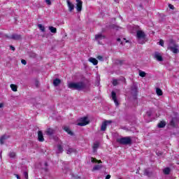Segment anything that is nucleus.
<instances>
[{"label":"nucleus","mask_w":179,"mask_h":179,"mask_svg":"<svg viewBox=\"0 0 179 179\" xmlns=\"http://www.w3.org/2000/svg\"><path fill=\"white\" fill-rule=\"evenodd\" d=\"M9 157H10V159H15V157H16V152H10Z\"/></svg>","instance_id":"7c9ffc66"},{"label":"nucleus","mask_w":179,"mask_h":179,"mask_svg":"<svg viewBox=\"0 0 179 179\" xmlns=\"http://www.w3.org/2000/svg\"><path fill=\"white\" fill-rule=\"evenodd\" d=\"M169 45H176V41L173 38L169 39Z\"/></svg>","instance_id":"2f4dec72"},{"label":"nucleus","mask_w":179,"mask_h":179,"mask_svg":"<svg viewBox=\"0 0 179 179\" xmlns=\"http://www.w3.org/2000/svg\"><path fill=\"white\" fill-rule=\"evenodd\" d=\"M91 162L92 163H97V159L94 157H91Z\"/></svg>","instance_id":"4c0bfd02"},{"label":"nucleus","mask_w":179,"mask_h":179,"mask_svg":"<svg viewBox=\"0 0 179 179\" xmlns=\"http://www.w3.org/2000/svg\"><path fill=\"white\" fill-rule=\"evenodd\" d=\"M3 107V103H0V108H2Z\"/></svg>","instance_id":"8fccbe9b"},{"label":"nucleus","mask_w":179,"mask_h":179,"mask_svg":"<svg viewBox=\"0 0 179 179\" xmlns=\"http://www.w3.org/2000/svg\"><path fill=\"white\" fill-rule=\"evenodd\" d=\"M139 73V76H141V78H145V76H146V73L145 71H138Z\"/></svg>","instance_id":"cd10ccee"},{"label":"nucleus","mask_w":179,"mask_h":179,"mask_svg":"<svg viewBox=\"0 0 179 179\" xmlns=\"http://www.w3.org/2000/svg\"><path fill=\"white\" fill-rule=\"evenodd\" d=\"M120 145H132V138L130 136L122 137L117 139Z\"/></svg>","instance_id":"f03ea898"},{"label":"nucleus","mask_w":179,"mask_h":179,"mask_svg":"<svg viewBox=\"0 0 179 179\" xmlns=\"http://www.w3.org/2000/svg\"><path fill=\"white\" fill-rule=\"evenodd\" d=\"M75 152H76V150L73 148H69L67 150V155H71V153H75Z\"/></svg>","instance_id":"bb28decb"},{"label":"nucleus","mask_w":179,"mask_h":179,"mask_svg":"<svg viewBox=\"0 0 179 179\" xmlns=\"http://www.w3.org/2000/svg\"><path fill=\"white\" fill-rule=\"evenodd\" d=\"M24 177L26 179H29V173H27V171L24 172Z\"/></svg>","instance_id":"e433bc0d"},{"label":"nucleus","mask_w":179,"mask_h":179,"mask_svg":"<svg viewBox=\"0 0 179 179\" xmlns=\"http://www.w3.org/2000/svg\"><path fill=\"white\" fill-rule=\"evenodd\" d=\"M136 36H137V38H138V40H141V38H145V32H143L142 31H138Z\"/></svg>","instance_id":"ddd939ff"},{"label":"nucleus","mask_w":179,"mask_h":179,"mask_svg":"<svg viewBox=\"0 0 179 179\" xmlns=\"http://www.w3.org/2000/svg\"><path fill=\"white\" fill-rule=\"evenodd\" d=\"M101 169H103V165H101V164H96V165H95L93 167L92 171H96L97 170H101Z\"/></svg>","instance_id":"a211bd4d"},{"label":"nucleus","mask_w":179,"mask_h":179,"mask_svg":"<svg viewBox=\"0 0 179 179\" xmlns=\"http://www.w3.org/2000/svg\"><path fill=\"white\" fill-rule=\"evenodd\" d=\"M96 58H97V59H99L100 61L103 60V56H101V55L97 56Z\"/></svg>","instance_id":"c03bdc74"},{"label":"nucleus","mask_w":179,"mask_h":179,"mask_svg":"<svg viewBox=\"0 0 179 179\" xmlns=\"http://www.w3.org/2000/svg\"><path fill=\"white\" fill-rule=\"evenodd\" d=\"M21 63L22 64V65H26L27 64V62H26V60L24 59H22Z\"/></svg>","instance_id":"79ce46f5"},{"label":"nucleus","mask_w":179,"mask_h":179,"mask_svg":"<svg viewBox=\"0 0 179 179\" xmlns=\"http://www.w3.org/2000/svg\"><path fill=\"white\" fill-rule=\"evenodd\" d=\"M163 171H164V173H165L166 176H169V174H170L171 169L170 168L167 167L164 169Z\"/></svg>","instance_id":"a878e982"},{"label":"nucleus","mask_w":179,"mask_h":179,"mask_svg":"<svg viewBox=\"0 0 179 179\" xmlns=\"http://www.w3.org/2000/svg\"><path fill=\"white\" fill-rule=\"evenodd\" d=\"M169 9L174 10V6H173V4H169Z\"/></svg>","instance_id":"37998d69"},{"label":"nucleus","mask_w":179,"mask_h":179,"mask_svg":"<svg viewBox=\"0 0 179 179\" xmlns=\"http://www.w3.org/2000/svg\"><path fill=\"white\" fill-rule=\"evenodd\" d=\"M49 30H50L51 33H57V28L54 27H49Z\"/></svg>","instance_id":"c756f323"},{"label":"nucleus","mask_w":179,"mask_h":179,"mask_svg":"<svg viewBox=\"0 0 179 179\" xmlns=\"http://www.w3.org/2000/svg\"><path fill=\"white\" fill-rule=\"evenodd\" d=\"M57 149L60 153H62L64 152V148H62V145H58Z\"/></svg>","instance_id":"473e14b6"},{"label":"nucleus","mask_w":179,"mask_h":179,"mask_svg":"<svg viewBox=\"0 0 179 179\" xmlns=\"http://www.w3.org/2000/svg\"><path fill=\"white\" fill-rule=\"evenodd\" d=\"M131 92L134 93V97L136 100L138 99V87L136 86L132 87Z\"/></svg>","instance_id":"f8f14e48"},{"label":"nucleus","mask_w":179,"mask_h":179,"mask_svg":"<svg viewBox=\"0 0 179 179\" xmlns=\"http://www.w3.org/2000/svg\"><path fill=\"white\" fill-rule=\"evenodd\" d=\"M117 43H120L122 45L124 44V43L129 42V41H127V38H123V41H121V38H117Z\"/></svg>","instance_id":"b1692460"},{"label":"nucleus","mask_w":179,"mask_h":179,"mask_svg":"<svg viewBox=\"0 0 179 179\" xmlns=\"http://www.w3.org/2000/svg\"><path fill=\"white\" fill-rule=\"evenodd\" d=\"M168 50H170L173 54H178L179 50L177 48V46H169L168 47Z\"/></svg>","instance_id":"4468645a"},{"label":"nucleus","mask_w":179,"mask_h":179,"mask_svg":"<svg viewBox=\"0 0 179 179\" xmlns=\"http://www.w3.org/2000/svg\"><path fill=\"white\" fill-rule=\"evenodd\" d=\"M111 178V175H107L106 176V179H110Z\"/></svg>","instance_id":"a18cd8bd"},{"label":"nucleus","mask_w":179,"mask_h":179,"mask_svg":"<svg viewBox=\"0 0 179 179\" xmlns=\"http://www.w3.org/2000/svg\"><path fill=\"white\" fill-rule=\"evenodd\" d=\"M64 130L69 134L71 135V136H73V132L69 129V127H64Z\"/></svg>","instance_id":"6ab92c4d"},{"label":"nucleus","mask_w":179,"mask_h":179,"mask_svg":"<svg viewBox=\"0 0 179 179\" xmlns=\"http://www.w3.org/2000/svg\"><path fill=\"white\" fill-rule=\"evenodd\" d=\"M5 37H6V38H9L11 40H22V36L16 34H13L10 36L5 35Z\"/></svg>","instance_id":"20e7f679"},{"label":"nucleus","mask_w":179,"mask_h":179,"mask_svg":"<svg viewBox=\"0 0 179 179\" xmlns=\"http://www.w3.org/2000/svg\"><path fill=\"white\" fill-rule=\"evenodd\" d=\"M61 83V80L59 78H55L53 80L54 86L57 87Z\"/></svg>","instance_id":"aec40b11"},{"label":"nucleus","mask_w":179,"mask_h":179,"mask_svg":"<svg viewBox=\"0 0 179 179\" xmlns=\"http://www.w3.org/2000/svg\"><path fill=\"white\" fill-rule=\"evenodd\" d=\"M106 38V36L103 35L102 34H98L95 35V40L99 41V40H103Z\"/></svg>","instance_id":"dca6fc26"},{"label":"nucleus","mask_w":179,"mask_h":179,"mask_svg":"<svg viewBox=\"0 0 179 179\" xmlns=\"http://www.w3.org/2000/svg\"><path fill=\"white\" fill-rule=\"evenodd\" d=\"M15 176L17 177V179H20V176L19 175L16 174Z\"/></svg>","instance_id":"09e8293b"},{"label":"nucleus","mask_w":179,"mask_h":179,"mask_svg":"<svg viewBox=\"0 0 179 179\" xmlns=\"http://www.w3.org/2000/svg\"><path fill=\"white\" fill-rule=\"evenodd\" d=\"M0 37H1V33H0Z\"/></svg>","instance_id":"603ef678"},{"label":"nucleus","mask_w":179,"mask_h":179,"mask_svg":"<svg viewBox=\"0 0 179 179\" xmlns=\"http://www.w3.org/2000/svg\"><path fill=\"white\" fill-rule=\"evenodd\" d=\"M156 93H157V96H163V91H162V89H160V88L156 89Z\"/></svg>","instance_id":"5701e85b"},{"label":"nucleus","mask_w":179,"mask_h":179,"mask_svg":"<svg viewBox=\"0 0 179 179\" xmlns=\"http://www.w3.org/2000/svg\"><path fill=\"white\" fill-rule=\"evenodd\" d=\"M99 148H100V142L96 141L92 146L93 153H96V152H97V149H99Z\"/></svg>","instance_id":"9b49d317"},{"label":"nucleus","mask_w":179,"mask_h":179,"mask_svg":"<svg viewBox=\"0 0 179 179\" xmlns=\"http://www.w3.org/2000/svg\"><path fill=\"white\" fill-rule=\"evenodd\" d=\"M36 87H38V81L36 82Z\"/></svg>","instance_id":"de8ad7c7"},{"label":"nucleus","mask_w":179,"mask_h":179,"mask_svg":"<svg viewBox=\"0 0 179 179\" xmlns=\"http://www.w3.org/2000/svg\"><path fill=\"white\" fill-rule=\"evenodd\" d=\"M89 62L93 64V65H97L99 64V61L94 57H90Z\"/></svg>","instance_id":"f3484780"},{"label":"nucleus","mask_w":179,"mask_h":179,"mask_svg":"<svg viewBox=\"0 0 179 179\" xmlns=\"http://www.w3.org/2000/svg\"><path fill=\"white\" fill-rule=\"evenodd\" d=\"M45 134H46V135L48 136H52V135L55 134V130L52 128H48L45 131Z\"/></svg>","instance_id":"1a4fd4ad"},{"label":"nucleus","mask_w":179,"mask_h":179,"mask_svg":"<svg viewBox=\"0 0 179 179\" xmlns=\"http://www.w3.org/2000/svg\"><path fill=\"white\" fill-rule=\"evenodd\" d=\"M112 84L113 86H117L118 85V80L117 79L113 80Z\"/></svg>","instance_id":"f704fd0d"},{"label":"nucleus","mask_w":179,"mask_h":179,"mask_svg":"<svg viewBox=\"0 0 179 179\" xmlns=\"http://www.w3.org/2000/svg\"><path fill=\"white\" fill-rule=\"evenodd\" d=\"M111 122H113V121L111 120H105L101 126V131L104 132V131L107 129V126L108 125V124H111Z\"/></svg>","instance_id":"39448f33"},{"label":"nucleus","mask_w":179,"mask_h":179,"mask_svg":"<svg viewBox=\"0 0 179 179\" xmlns=\"http://www.w3.org/2000/svg\"><path fill=\"white\" fill-rule=\"evenodd\" d=\"M45 2L46 4H48L49 6H50V5H52V3L51 2V0H45Z\"/></svg>","instance_id":"c9c22d12"},{"label":"nucleus","mask_w":179,"mask_h":179,"mask_svg":"<svg viewBox=\"0 0 179 179\" xmlns=\"http://www.w3.org/2000/svg\"><path fill=\"white\" fill-rule=\"evenodd\" d=\"M110 29H117V26H115V24H112L109 26Z\"/></svg>","instance_id":"ea45409f"},{"label":"nucleus","mask_w":179,"mask_h":179,"mask_svg":"<svg viewBox=\"0 0 179 179\" xmlns=\"http://www.w3.org/2000/svg\"><path fill=\"white\" fill-rule=\"evenodd\" d=\"M10 50H11V51H15L16 48H15V46L13 45H10Z\"/></svg>","instance_id":"a19ab883"},{"label":"nucleus","mask_w":179,"mask_h":179,"mask_svg":"<svg viewBox=\"0 0 179 179\" xmlns=\"http://www.w3.org/2000/svg\"><path fill=\"white\" fill-rule=\"evenodd\" d=\"M6 139V136H2L0 138V143L1 145H3L5 140Z\"/></svg>","instance_id":"c85d7f7f"},{"label":"nucleus","mask_w":179,"mask_h":179,"mask_svg":"<svg viewBox=\"0 0 179 179\" xmlns=\"http://www.w3.org/2000/svg\"><path fill=\"white\" fill-rule=\"evenodd\" d=\"M77 12H82L83 1L82 0H76Z\"/></svg>","instance_id":"423d86ee"},{"label":"nucleus","mask_w":179,"mask_h":179,"mask_svg":"<svg viewBox=\"0 0 179 179\" xmlns=\"http://www.w3.org/2000/svg\"><path fill=\"white\" fill-rule=\"evenodd\" d=\"M38 27H39L40 30H41V31H45V27H44V26H43L41 24H39Z\"/></svg>","instance_id":"72a5a7b5"},{"label":"nucleus","mask_w":179,"mask_h":179,"mask_svg":"<svg viewBox=\"0 0 179 179\" xmlns=\"http://www.w3.org/2000/svg\"><path fill=\"white\" fill-rule=\"evenodd\" d=\"M111 97H112V99L113 100L115 106H120V103L118 102V99H117V93H115V92L112 91Z\"/></svg>","instance_id":"0eeeda50"},{"label":"nucleus","mask_w":179,"mask_h":179,"mask_svg":"<svg viewBox=\"0 0 179 179\" xmlns=\"http://www.w3.org/2000/svg\"><path fill=\"white\" fill-rule=\"evenodd\" d=\"M159 44V45H164V41H163V39H160Z\"/></svg>","instance_id":"58836bf2"},{"label":"nucleus","mask_w":179,"mask_h":179,"mask_svg":"<svg viewBox=\"0 0 179 179\" xmlns=\"http://www.w3.org/2000/svg\"><path fill=\"white\" fill-rule=\"evenodd\" d=\"M169 125L173 128H176V118H172L169 123Z\"/></svg>","instance_id":"412c9836"},{"label":"nucleus","mask_w":179,"mask_h":179,"mask_svg":"<svg viewBox=\"0 0 179 179\" xmlns=\"http://www.w3.org/2000/svg\"><path fill=\"white\" fill-rule=\"evenodd\" d=\"M68 87L69 89H73V90H83V89H86V84L83 81L70 83Z\"/></svg>","instance_id":"f257e3e1"},{"label":"nucleus","mask_w":179,"mask_h":179,"mask_svg":"<svg viewBox=\"0 0 179 179\" xmlns=\"http://www.w3.org/2000/svg\"><path fill=\"white\" fill-rule=\"evenodd\" d=\"M10 87H11V90H13V92H17V85H16L15 84H11Z\"/></svg>","instance_id":"393cba45"},{"label":"nucleus","mask_w":179,"mask_h":179,"mask_svg":"<svg viewBox=\"0 0 179 179\" xmlns=\"http://www.w3.org/2000/svg\"><path fill=\"white\" fill-rule=\"evenodd\" d=\"M45 166L47 167V166H48V163L45 162Z\"/></svg>","instance_id":"3c124183"},{"label":"nucleus","mask_w":179,"mask_h":179,"mask_svg":"<svg viewBox=\"0 0 179 179\" xmlns=\"http://www.w3.org/2000/svg\"><path fill=\"white\" fill-rule=\"evenodd\" d=\"M158 128H164L166 127V122L164 121H161L157 124Z\"/></svg>","instance_id":"4be33fe9"},{"label":"nucleus","mask_w":179,"mask_h":179,"mask_svg":"<svg viewBox=\"0 0 179 179\" xmlns=\"http://www.w3.org/2000/svg\"><path fill=\"white\" fill-rule=\"evenodd\" d=\"M154 58L157 59V61H158L159 62H162L163 61V57L159 52L155 53Z\"/></svg>","instance_id":"9d476101"},{"label":"nucleus","mask_w":179,"mask_h":179,"mask_svg":"<svg viewBox=\"0 0 179 179\" xmlns=\"http://www.w3.org/2000/svg\"><path fill=\"white\" fill-rule=\"evenodd\" d=\"M90 122V121H89V120H87V117H81L80 119V122L78 123V125L79 127H85V126L89 124Z\"/></svg>","instance_id":"7ed1b4c3"},{"label":"nucleus","mask_w":179,"mask_h":179,"mask_svg":"<svg viewBox=\"0 0 179 179\" xmlns=\"http://www.w3.org/2000/svg\"><path fill=\"white\" fill-rule=\"evenodd\" d=\"M69 11L72 12L75 9V4L71 2V1H66Z\"/></svg>","instance_id":"6e6552de"},{"label":"nucleus","mask_w":179,"mask_h":179,"mask_svg":"<svg viewBox=\"0 0 179 179\" xmlns=\"http://www.w3.org/2000/svg\"><path fill=\"white\" fill-rule=\"evenodd\" d=\"M96 163H98V164H101L103 162H101V160L96 159Z\"/></svg>","instance_id":"49530a36"},{"label":"nucleus","mask_w":179,"mask_h":179,"mask_svg":"<svg viewBox=\"0 0 179 179\" xmlns=\"http://www.w3.org/2000/svg\"><path fill=\"white\" fill-rule=\"evenodd\" d=\"M38 141L39 142H44V136L43 135L42 131H38Z\"/></svg>","instance_id":"2eb2a0df"}]
</instances>
